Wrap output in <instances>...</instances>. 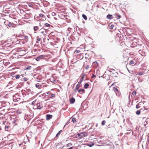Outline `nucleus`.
<instances>
[{"label": "nucleus", "instance_id": "nucleus-1", "mask_svg": "<svg viewBox=\"0 0 149 149\" xmlns=\"http://www.w3.org/2000/svg\"><path fill=\"white\" fill-rule=\"evenodd\" d=\"M23 95L22 92L21 93H17L15 95L13 96V101L15 102L19 101L21 99V96L20 95Z\"/></svg>", "mask_w": 149, "mask_h": 149}, {"label": "nucleus", "instance_id": "nucleus-2", "mask_svg": "<svg viewBox=\"0 0 149 149\" xmlns=\"http://www.w3.org/2000/svg\"><path fill=\"white\" fill-rule=\"evenodd\" d=\"M87 135V134L86 132H81L78 133L75 136L76 138L81 139L83 137H85Z\"/></svg>", "mask_w": 149, "mask_h": 149}, {"label": "nucleus", "instance_id": "nucleus-3", "mask_svg": "<svg viewBox=\"0 0 149 149\" xmlns=\"http://www.w3.org/2000/svg\"><path fill=\"white\" fill-rule=\"evenodd\" d=\"M4 23L6 26H8L9 27H13V23L8 21H6L4 22Z\"/></svg>", "mask_w": 149, "mask_h": 149}, {"label": "nucleus", "instance_id": "nucleus-4", "mask_svg": "<svg viewBox=\"0 0 149 149\" xmlns=\"http://www.w3.org/2000/svg\"><path fill=\"white\" fill-rule=\"evenodd\" d=\"M45 57L44 55H39L35 58V59L37 61H39L40 59H42Z\"/></svg>", "mask_w": 149, "mask_h": 149}, {"label": "nucleus", "instance_id": "nucleus-5", "mask_svg": "<svg viewBox=\"0 0 149 149\" xmlns=\"http://www.w3.org/2000/svg\"><path fill=\"white\" fill-rule=\"evenodd\" d=\"M138 52L139 54H140L142 56H146V53L143 50V51H142L141 49H139L138 51Z\"/></svg>", "mask_w": 149, "mask_h": 149}, {"label": "nucleus", "instance_id": "nucleus-6", "mask_svg": "<svg viewBox=\"0 0 149 149\" xmlns=\"http://www.w3.org/2000/svg\"><path fill=\"white\" fill-rule=\"evenodd\" d=\"M86 76V74H82L81 77V78L79 81L78 82L79 84H81L84 80V77Z\"/></svg>", "mask_w": 149, "mask_h": 149}, {"label": "nucleus", "instance_id": "nucleus-7", "mask_svg": "<svg viewBox=\"0 0 149 149\" xmlns=\"http://www.w3.org/2000/svg\"><path fill=\"white\" fill-rule=\"evenodd\" d=\"M78 92L80 94H83L85 91V90L84 89H80L77 90Z\"/></svg>", "mask_w": 149, "mask_h": 149}, {"label": "nucleus", "instance_id": "nucleus-8", "mask_svg": "<svg viewBox=\"0 0 149 149\" xmlns=\"http://www.w3.org/2000/svg\"><path fill=\"white\" fill-rule=\"evenodd\" d=\"M113 17H116L117 19H118L121 17V16L117 13H115L113 15Z\"/></svg>", "mask_w": 149, "mask_h": 149}, {"label": "nucleus", "instance_id": "nucleus-9", "mask_svg": "<svg viewBox=\"0 0 149 149\" xmlns=\"http://www.w3.org/2000/svg\"><path fill=\"white\" fill-rule=\"evenodd\" d=\"M136 47L138 49H141L143 47V46L142 45H138L136 46Z\"/></svg>", "mask_w": 149, "mask_h": 149}, {"label": "nucleus", "instance_id": "nucleus-10", "mask_svg": "<svg viewBox=\"0 0 149 149\" xmlns=\"http://www.w3.org/2000/svg\"><path fill=\"white\" fill-rule=\"evenodd\" d=\"M149 121V118H147L146 119V120L143 123L144 126H147V125L148 124Z\"/></svg>", "mask_w": 149, "mask_h": 149}, {"label": "nucleus", "instance_id": "nucleus-11", "mask_svg": "<svg viewBox=\"0 0 149 149\" xmlns=\"http://www.w3.org/2000/svg\"><path fill=\"white\" fill-rule=\"evenodd\" d=\"M80 84L78 83V84L77 85L75 88L74 89V91L75 92H76V91L77 90L79 89V88L80 87Z\"/></svg>", "mask_w": 149, "mask_h": 149}, {"label": "nucleus", "instance_id": "nucleus-12", "mask_svg": "<svg viewBox=\"0 0 149 149\" xmlns=\"http://www.w3.org/2000/svg\"><path fill=\"white\" fill-rule=\"evenodd\" d=\"M52 116L51 114H47L46 115V119L49 120L52 118Z\"/></svg>", "mask_w": 149, "mask_h": 149}, {"label": "nucleus", "instance_id": "nucleus-13", "mask_svg": "<svg viewBox=\"0 0 149 149\" xmlns=\"http://www.w3.org/2000/svg\"><path fill=\"white\" fill-rule=\"evenodd\" d=\"M70 104H73L75 102V99L74 98L72 97L70 99Z\"/></svg>", "mask_w": 149, "mask_h": 149}, {"label": "nucleus", "instance_id": "nucleus-14", "mask_svg": "<svg viewBox=\"0 0 149 149\" xmlns=\"http://www.w3.org/2000/svg\"><path fill=\"white\" fill-rule=\"evenodd\" d=\"M107 18L109 19H111L113 18H114L113 15L110 14H108L107 16Z\"/></svg>", "mask_w": 149, "mask_h": 149}, {"label": "nucleus", "instance_id": "nucleus-15", "mask_svg": "<svg viewBox=\"0 0 149 149\" xmlns=\"http://www.w3.org/2000/svg\"><path fill=\"white\" fill-rule=\"evenodd\" d=\"M37 109H40L42 107V104L40 105V104L38 103L37 104Z\"/></svg>", "mask_w": 149, "mask_h": 149}, {"label": "nucleus", "instance_id": "nucleus-16", "mask_svg": "<svg viewBox=\"0 0 149 149\" xmlns=\"http://www.w3.org/2000/svg\"><path fill=\"white\" fill-rule=\"evenodd\" d=\"M94 143H93V142H91L90 143H87V144H86V145L88 146H89L90 147H91L93 146H94Z\"/></svg>", "mask_w": 149, "mask_h": 149}, {"label": "nucleus", "instance_id": "nucleus-17", "mask_svg": "<svg viewBox=\"0 0 149 149\" xmlns=\"http://www.w3.org/2000/svg\"><path fill=\"white\" fill-rule=\"evenodd\" d=\"M47 31H42L41 32H40V33L42 34V35L44 36L45 37L46 36V34L47 33Z\"/></svg>", "mask_w": 149, "mask_h": 149}, {"label": "nucleus", "instance_id": "nucleus-18", "mask_svg": "<svg viewBox=\"0 0 149 149\" xmlns=\"http://www.w3.org/2000/svg\"><path fill=\"white\" fill-rule=\"evenodd\" d=\"M32 68V67L31 66L29 65L27 67L25 68L24 70H31Z\"/></svg>", "mask_w": 149, "mask_h": 149}, {"label": "nucleus", "instance_id": "nucleus-19", "mask_svg": "<svg viewBox=\"0 0 149 149\" xmlns=\"http://www.w3.org/2000/svg\"><path fill=\"white\" fill-rule=\"evenodd\" d=\"M3 49L6 50H10V48H8V46H6V45H4Z\"/></svg>", "mask_w": 149, "mask_h": 149}, {"label": "nucleus", "instance_id": "nucleus-20", "mask_svg": "<svg viewBox=\"0 0 149 149\" xmlns=\"http://www.w3.org/2000/svg\"><path fill=\"white\" fill-rule=\"evenodd\" d=\"M144 73L143 72H139V73H137V74H136V75H138L139 76L142 75H143Z\"/></svg>", "mask_w": 149, "mask_h": 149}, {"label": "nucleus", "instance_id": "nucleus-21", "mask_svg": "<svg viewBox=\"0 0 149 149\" xmlns=\"http://www.w3.org/2000/svg\"><path fill=\"white\" fill-rule=\"evenodd\" d=\"M44 25L45 26H44L43 27H50V26H52L50 24H48V23H45V24H44Z\"/></svg>", "mask_w": 149, "mask_h": 149}, {"label": "nucleus", "instance_id": "nucleus-22", "mask_svg": "<svg viewBox=\"0 0 149 149\" xmlns=\"http://www.w3.org/2000/svg\"><path fill=\"white\" fill-rule=\"evenodd\" d=\"M89 84L88 83H85L84 85V87L85 89H87L88 88Z\"/></svg>", "mask_w": 149, "mask_h": 149}, {"label": "nucleus", "instance_id": "nucleus-23", "mask_svg": "<svg viewBox=\"0 0 149 149\" xmlns=\"http://www.w3.org/2000/svg\"><path fill=\"white\" fill-rule=\"evenodd\" d=\"M51 93H50L49 92H46L45 93H43L42 94V96H44V95H45V96L46 97V96H48V95L49 94H50Z\"/></svg>", "mask_w": 149, "mask_h": 149}, {"label": "nucleus", "instance_id": "nucleus-24", "mask_svg": "<svg viewBox=\"0 0 149 149\" xmlns=\"http://www.w3.org/2000/svg\"><path fill=\"white\" fill-rule=\"evenodd\" d=\"M71 119H72V121L74 123H75L77 121L75 118L72 117Z\"/></svg>", "mask_w": 149, "mask_h": 149}, {"label": "nucleus", "instance_id": "nucleus-25", "mask_svg": "<svg viewBox=\"0 0 149 149\" xmlns=\"http://www.w3.org/2000/svg\"><path fill=\"white\" fill-rule=\"evenodd\" d=\"M39 29V27L38 26H35L33 27V30L35 31H37Z\"/></svg>", "mask_w": 149, "mask_h": 149}, {"label": "nucleus", "instance_id": "nucleus-26", "mask_svg": "<svg viewBox=\"0 0 149 149\" xmlns=\"http://www.w3.org/2000/svg\"><path fill=\"white\" fill-rule=\"evenodd\" d=\"M82 17L85 20H86L87 19V17L85 15V14H83L82 15Z\"/></svg>", "mask_w": 149, "mask_h": 149}, {"label": "nucleus", "instance_id": "nucleus-27", "mask_svg": "<svg viewBox=\"0 0 149 149\" xmlns=\"http://www.w3.org/2000/svg\"><path fill=\"white\" fill-rule=\"evenodd\" d=\"M93 65H95V67H97L98 65V63L97 62L95 61L93 63Z\"/></svg>", "mask_w": 149, "mask_h": 149}, {"label": "nucleus", "instance_id": "nucleus-28", "mask_svg": "<svg viewBox=\"0 0 149 149\" xmlns=\"http://www.w3.org/2000/svg\"><path fill=\"white\" fill-rule=\"evenodd\" d=\"M12 76L13 77H15L16 79H18L19 78L20 76L19 74H17L15 76Z\"/></svg>", "mask_w": 149, "mask_h": 149}, {"label": "nucleus", "instance_id": "nucleus-29", "mask_svg": "<svg viewBox=\"0 0 149 149\" xmlns=\"http://www.w3.org/2000/svg\"><path fill=\"white\" fill-rule=\"evenodd\" d=\"M113 90L115 92H118V89L114 87L113 88Z\"/></svg>", "mask_w": 149, "mask_h": 149}, {"label": "nucleus", "instance_id": "nucleus-30", "mask_svg": "<svg viewBox=\"0 0 149 149\" xmlns=\"http://www.w3.org/2000/svg\"><path fill=\"white\" fill-rule=\"evenodd\" d=\"M50 81L52 83H55L56 82V80L54 78H51Z\"/></svg>", "mask_w": 149, "mask_h": 149}, {"label": "nucleus", "instance_id": "nucleus-31", "mask_svg": "<svg viewBox=\"0 0 149 149\" xmlns=\"http://www.w3.org/2000/svg\"><path fill=\"white\" fill-rule=\"evenodd\" d=\"M4 44H3L2 45L0 44V49H3Z\"/></svg>", "mask_w": 149, "mask_h": 149}, {"label": "nucleus", "instance_id": "nucleus-32", "mask_svg": "<svg viewBox=\"0 0 149 149\" xmlns=\"http://www.w3.org/2000/svg\"><path fill=\"white\" fill-rule=\"evenodd\" d=\"M135 63V62L133 61H130V63H129V64L131 65H133Z\"/></svg>", "mask_w": 149, "mask_h": 149}, {"label": "nucleus", "instance_id": "nucleus-33", "mask_svg": "<svg viewBox=\"0 0 149 149\" xmlns=\"http://www.w3.org/2000/svg\"><path fill=\"white\" fill-rule=\"evenodd\" d=\"M35 86H36V88H40L39 87L40 86V85H39V83H38V84H36ZM40 87H41V85L40 86Z\"/></svg>", "mask_w": 149, "mask_h": 149}, {"label": "nucleus", "instance_id": "nucleus-34", "mask_svg": "<svg viewBox=\"0 0 149 149\" xmlns=\"http://www.w3.org/2000/svg\"><path fill=\"white\" fill-rule=\"evenodd\" d=\"M141 113L140 110H137L136 111V113L137 115H139Z\"/></svg>", "mask_w": 149, "mask_h": 149}, {"label": "nucleus", "instance_id": "nucleus-35", "mask_svg": "<svg viewBox=\"0 0 149 149\" xmlns=\"http://www.w3.org/2000/svg\"><path fill=\"white\" fill-rule=\"evenodd\" d=\"M62 131V130H61L60 131H59L58 132L57 134H56V137H57L58 136H59L60 134H61V132Z\"/></svg>", "mask_w": 149, "mask_h": 149}, {"label": "nucleus", "instance_id": "nucleus-36", "mask_svg": "<svg viewBox=\"0 0 149 149\" xmlns=\"http://www.w3.org/2000/svg\"><path fill=\"white\" fill-rule=\"evenodd\" d=\"M113 74H114V76L116 77H117L118 74L116 72H115L114 73H113Z\"/></svg>", "mask_w": 149, "mask_h": 149}, {"label": "nucleus", "instance_id": "nucleus-37", "mask_svg": "<svg viewBox=\"0 0 149 149\" xmlns=\"http://www.w3.org/2000/svg\"><path fill=\"white\" fill-rule=\"evenodd\" d=\"M105 123H106V121L105 120H103L101 124L102 125H105Z\"/></svg>", "mask_w": 149, "mask_h": 149}, {"label": "nucleus", "instance_id": "nucleus-38", "mask_svg": "<svg viewBox=\"0 0 149 149\" xmlns=\"http://www.w3.org/2000/svg\"><path fill=\"white\" fill-rule=\"evenodd\" d=\"M44 16H45V15L43 14L40 13V14H39V16L38 17H42L43 18H44V17H44Z\"/></svg>", "mask_w": 149, "mask_h": 149}, {"label": "nucleus", "instance_id": "nucleus-39", "mask_svg": "<svg viewBox=\"0 0 149 149\" xmlns=\"http://www.w3.org/2000/svg\"><path fill=\"white\" fill-rule=\"evenodd\" d=\"M139 105H140V104L139 103H138L136 105V109H139L140 107V106H139Z\"/></svg>", "mask_w": 149, "mask_h": 149}, {"label": "nucleus", "instance_id": "nucleus-40", "mask_svg": "<svg viewBox=\"0 0 149 149\" xmlns=\"http://www.w3.org/2000/svg\"><path fill=\"white\" fill-rule=\"evenodd\" d=\"M42 31H46L45 29L43 28H42V29H41L40 30H39V31L40 32H41Z\"/></svg>", "mask_w": 149, "mask_h": 149}, {"label": "nucleus", "instance_id": "nucleus-41", "mask_svg": "<svg viewBox=\"0 0 149 149\" xmlns=\"http://www.w3.org/2000/svg\"><path fill=\"white\" fill-rule=\"evenodd\" d=\"M114 26L113 24H111L110 26V29H113V28L114 27Z\"/></svg>", "mask_w": 149, "mask_h": 149}, {"label": "nucleus", "instance_id": "nucleus-42", "mask_svg": "<svg viewBox=\"0 0 149 149\" xmlns=\"http://www.w3.org/2000/svg\"><path fill=\"white\" fill-rule=\"evenodd\" d=\"M6 46H8V48H10L11 47H10V46H11V45H10V44L8 43H7L6 44H5Z\"/></svg>", "mask_w": 149, "mask_h": 149}, {"label": "nucleus", "instance_id": "nucleus-43", "mask_svg": "<svg viewBox=\"0 0 149 149\" xmlns=\"http://www.w3.org/2000/svg\"><path fill=\"white\" fill-rule=\"evenodd\" d=\"M72 145V144L71 143H69L67 144V147H70V146Z\"/></svg>", "mask_w": 149, "mask_h": 149}, {"label": "nucleus", "instance_id": "nucleus-44", "mask_svg": "<svg viewBox=\"0 0 149 149\" xmlns=\"http://www.w3.org/2000/svg\"><path fill=\"white\" fill-rule=\"evenodd\" d=\"M55 95L54 94H52L49 97H50V98H52V97H55Z\"/></svg>", "mask_w": 149, "mask_h": 149}, {"label": "nucleus", "instance_id": "nucleus-45", "mask_svg": "<svg viewBox=\"0 0 149 149\" xmlns=\"http://www.w3.org/2000/svg\"><path fill=\"white\" fill-rule=\"evenodd\" d=\"M3 107L2 106V103L1 102H0V109L2 108V107Z\"/></svg>", "mask_w": 149, "mask_h": 149}, {"label": "nucleus", "instance_id": "nucleus-46", "mask_svg": "<svg viewBox=\"0 0 149 149\" xmlns=\"http://www.w3.org/2000/svg\"><path fill=\"white\" fill-rule=\"evenodd\" d=\"M28 80V79L26 78H23V80H22V81H26Z\"/></svg>", "mask_w": 149, "mask_h": 149}, {"label": "nucleus", "instance_id": "nucleus-47", "mask_svg": "<svg viewBox=\"0 0 149 149\" xmlns=\"http://www.w3.org/2000/svg\"><path fill=\"white\" fill-rule=\"evenodd\" d=\"M41 38H39V36H38L37 37V40L38 41H40Z\"/></svg>", "mask_w": 149, "mask_h": 149}, {"label": "nucleus", "instance_id": "nucleus-48", "mask_svg": "<svg viewBox=\"0 0 149 149\" xmlns=\"http://www.w3.org/2000/svg\"><path fill=\"white\" fill-rule=\"evenodd\" d=\"M96 77V76L95 74H93L91 78H95Z\"/></svg>", "mask_w": 149, "mask_h": 149}, {"label": "nucleus", "instance_id": "nucleus-49", "mask_svg": "<svg viewBox=\"0 0 149 149\" xmlns=\"http://www.w3.org/2000/svg\"><path fill=\"white\" fill-rule=\"evenodd\" d=\"M70 122H69V121H68V122H67L66 124H65V125L64 126V127L65 126L67 125H68V124H69V123H70Z\"/></svg>", "mask_w": 149, "mask_h": 149}, {"label": "nucleus", "instance_id": "nucleus-50", "mask_svg": "<svg viewBox=\"0 0 149 149\" xmlns=\"http://www.w3.org/2000/svg\"><path fill=\"white\" fill-rule=\"evenodd\" d=\"M56 15V13H55L52 12V15L53 16H55Z\"/></svg>", "mask_w": 149, "mask_h": 149}, {"label": "nucleus", "instance_id": "nucleus-51", "mask_svg": "<svg viewBox=\"0 0 149 149\" xmlns=\"http://www.w3.org/2000/svg\"><path fill=\"white\" fill-rule=\"evenodd\" d=\"M9 126L7 125H6L5 127V130H6V129L9 127Z\"/></svg>", "mask_w": 149, "mask_h": 149}, {"label": "nucleus", "instance_id": "nucleus-52", "mask_svg": "<svg viewBox=\"0 0 149 149\" xmlns=\"http://www.w3.org/2000/svg\"><path fill=\"white\" fill-rule=\"evenodd\" d=\"M132 94L133 95H136V92L134 91H133L132 93Z\"/></svg>", "mask_w": 149, "mask_h": 149}, {"label": "nucleus", "instance_id": "nucleus-53", "mask_svg": "<svg viewBox=\"0 0 149 149\" xmlns=\"http://www.w3.org/2000/svg\"><path fill=\"white\" fill-rule=\"evenodd\" d=\"M17 122V121L16 120H14L13 121V123H16Z\"/></svg>", "mask_w": 149, "mask_h": 149}, {"label": "nucleus", "instance_id": "nucleus-54", "mask_svg": "<svg viewBox=\"0 0 149 149\" xmlns=\"http://www.w3.org/2000/svg\"><path fill=\"white\" fill-rule=\"evenodd\" d=\"M89 65H87L86 66V67L85 68H86V69H88L89 68Z\"/></svg>", "mask_w": 149, "mask_h": 149}, {"label": "nucleus", "instance_id": "nucleus-55", "mask_svg": "<svg viewBox=\"0 0 149 149\" xmlns=\"http://www.w3.org/2000/svg\"><path fill=\"white\" fill-rule=\"evenodd\" d=\"M35 103V101H33L32 102L31 104L33 105Z\"/></svg>", "mask_w": 149, "mask_h": 149}, {"label": "nucleus", "instance_id": "nucleus-56", "mask_svg": "<svg viewBox=\"0 0 149 149\" xmlns=\"http://www.w3.org/2000/svg\"><path fill=\"white\" fill-rule=\"evenodd\" d=\"M24 38L25 39H28V37L27 36H24Z\"/></svg>", "mask_w": 149, "mask_h": 149}, {"label": "nucleus", "instance_id": "nucleus-57", "mask_svg": "<svg viewBox=\"0 0 149 149\" xmlns=\"http://www.w3.org/2000/svg\"><path fill=\"white\" fill-rule=\"evenodd\" d=\"M121 35H121V34H119V36L118 35V37H120V38H121Z\"/></svg>", "mask_w": 149, "mask_h": 149}, {"label": "nucleus", "instance_id": "nucleus-58", "mask_svg": "<svg viewBox=\"0 0 149 149\" xmlns=\"http://www.w3.org/2000/svg\"><path fill=\"white\" fill-rule=\"evenodd\" d=\"M72 148H73V147H71L69 148L68 149H72Z\"/></svg>", "mask_w": 149, "mask_h": 149}, {"label": "nucleus", "instance_id": "nucleus-59", "mask_svg": "<svg viewBox=\"0 0 149 149\" xmlns=\"http://www.w3.org/2000/svg\"><path fill=\"white\" fill-rule=\"evenodd\" d=\"M93 53H94V52L93 51L91 52V54H92Z\"/></svg>", "mask_w": 149, "mask_h": 149}, {"label": "nucleus", "instance_id": "nucleus-60", "mask_svg": "<svg viewBox=\"0 0 149 149\" xmlns=\"http://www.w3.org/2000/svg\"><path fill=\"white\" fill-rule=\"evenodd\" d=\"M110 69L111 70H114V71L115 70L113 69Z\"/></svg>", "mask_w": 149, "mask_h": 149}, {"label": "nucleus", "instance_id": "nucleus-61", "mask_svg": "<svg viewBox=\"0 0 149 149\" xmlns=\"http://www.w3.org/2000/svg\"><path fill=\"white\" fill-rule=\"evenodd\" d=\"M34 93V92H33L32 91V92L31 93L32 94H33V93Z\"/></svg>", "mask_w": 149, "mask_h": 149}, {"label": "nucleus", "instance_id": "nucleus-62", "mask_svg": "<svg viewBox=\"0 0 149 149\" xmlns=\"http://www.w3.org/2000/svg\"><path fill=\"white\" fill-rule=\"evenodd\" d=\"M29 6L31 7L32 6H31V5H29Z\"/></svg>", "mask_w": 149, "mask_h": 149}, {"label": "nucleus", "instance_id": "nucleus-63", "mask_svg": "<svg viewBox=\"0 0 149 149\" xmlns=\"http://www.w3.org/2000/svg\"><path fill=\"white\" fill-rule=\"evenodd\" d=\"M145 118H146V117H143V119H145Z\"/></svg>", "mask_w": 149, "mask_h": 149}, {"label": "nucleus", "instance_id": "nucleus-64", "mask_svg": "<svg viewBox=\"0 0 149 149\" xmlns=\"http://www.w3.org/2000/svg\"><path fill=\"white\" fill-rule=\"evenodd\" d=\"M97 124L96 125V126L97 127Z\"/></svg>", "mask_w": 149, "mask_h": 149}]
</instances>
